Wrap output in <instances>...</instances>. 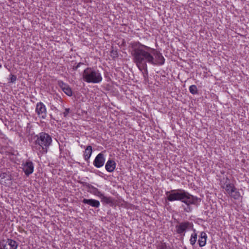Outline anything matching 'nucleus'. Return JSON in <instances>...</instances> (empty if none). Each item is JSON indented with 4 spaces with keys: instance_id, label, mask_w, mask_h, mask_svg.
<instances>
[{
    "instance_id": "nucleus-13",
    "label": "nucleus",
    "mask_w": 249,
    "mask_h": 249,
    "mask_svg": "<svg viewBox=\"0 0 249 249\" xmlns=\"http://www.w3.org/2000/svg\"><path fill=\"white\" fill-rule=\"evenodd\" d=\"M207 235L205 232L202 231L198 239V243L200 247H204L206 245Z\"/></svg>"
},
{
    "instance_id": "nucleus-23",
    "label": "nucleus",
    "mask_w": 249,
    "mask_h": 249,
    "mask_svg": "<svg viewBox=\"0 0 249 249\" xmlns=\"http://www.w3.org/2000/svg\"><path fill=\"white\" fill-rule=\"evenodd\" d=\"M17 77L15 75L11 74L10 75V80L11 83H14L16 81Z\"/></svg>"
},
{
    "instance_id": "nucleus-24",
    "label": "nucleus",
    "mask_w": 249,
    "mask_h": 249,
    "mask_svg": "<svg viewBox=\"0 0 249 249\" xmlns=\"http://www.w3.org/2000/svg\"><path fill=\"white\" fill-rule=\"evenodd\" d=\"M59 85L62 90H63V89H64V88H66L68 86V85H67L66 84H65L63 82H59Z\"/></svg>"
},
{
    "instance_id": "nucleus-17",
    "label": "nucleus",
    "mask_w": 249,
    "mask_h": 249,
    "mask_svg": "<svg viewBox=\"0 0 249 249\" xmlns=\"http://www.w3.org/2000/svg\"><path fill=\"white\" fill-rule=\"evenodd\" d=\"M228 194L231 197L233 198L234 199H238L241 196L240 193L235 188L234 189L232 190V191L230 192V193H229Z\"/></svg>"
},
{
    "instance_id": "nucleus-18",
    "label": "nucleus",
    "mask_w": 249,
    "mask_h": 249,
    "mask_svg": "<svg viewBox=\"0 0 249 249\" xmlns=\"http://www.w3.org/2000/svg\"><path fill=\"white\" fill-rule=\"evenodd\" d=\"M222 188L225 189L228 194H229L230 192L232 191V190L234 189L235 187L232 184H230V185L227 186H222Z\"/></svg>"
},
{
    "instance_id": "nucleus-2",
    "label": "nucleus",
    "mask_w": 249,
    "mask_h": 249,
    "mask_svg": "<svg viewBox=\"0 0 249 249\" xmlns=\"http://www.w3.org/2000/svg\"><path fill=\"white\" fill-rule=\"evenodd\" d=\"M166 194L167 195V199L169 201L180 200L186 204L187 207L184 210L187 212L191 211L192 208L190 205L195 204L196 200L195 196L183 190H173L170 192H167Z\"/></svg>"
},
{
    "instance_id": "nucleus-12",
    "label": "nucleus",
    "mask_w": 249,
    "mask_h": 249,
    "mask_svg": "<svg viewBox=\"0 0 249 249\" xmlns=\"http://www.w3.org/2000/svg\"><path fill=\"white\" fill-rule=\"evenodd\" d=\"M83 202L96 208H98L100 205L99 201L95 199L85 198L83 200Z\"/></svg>"
},
{
    "instance_id": "nucleus-1",
    "label": "nucleus",
    "mask_w": 249,
    "mask_h": 249,
    "mask_svg": "<svg viewBox=\"0 0 249 249\" xmlns=\"http://www.w3.org/2000/svg\"><path fill=\"white\" fill-rule=\"evenodd\" d=\"M133 62L142 71L144 70L147 75V63L157 66L162 65L165 59L162 54L158 50L145 46L139 42L131 44Z\"/></svg>"
},
{
    "instance_id": "nucleus-14",
    "label": "nucleus",
    "mask_w": 249,
    "mask_h": 249,
    "mask_svg": "<svg viewBox=\"0 0 249 249\" xmlns=\"http://www.w3.org/2000/svg\"><path fill=\"white\" fill-rule=\"evenodd\" d=\"M87 186L88 187V191L89 192L96 196H97L99 197H100L101 196L102 193L96 188L93 187V186L90 184H88Z\"/></svg>"
},
{
    "instance_id": "nucleus-5",
    "label": "nucleus",
    "mask_w": 249,
    "mask_h": 249,
    "mask_svg": "<svg viewBox=\"0 0 249 249\" xmlns=\"http://www.w3.org/2000/svg\"><path fill=\"white\" fill-rule=\"evenodd\" d=\"M36 112L39 118L45 119L46 117V109L45 105L41 102L38 103L36 106Z\"/></svg>"
},
{
    "instance_id": "nucleus-9",
    "label": "nucleus",
    "mask_w": 249,
    "mask_h": 249,
    "mask_svg": "<svg viewBox=\"0 0 249 249\" xmlns=\"http://www.w3.org/2000/svg\"><path fill=\"white\" fill-rule=\"evenodd\" d=\"M2 246L3 249H17L18 244L15 241L8 239L5 244L2 243Z\"/></svg>"
},
{
    "instance_id": "nucleus-27",
    "label": "nucleus",
    "mask_w": 249,
    "mask_h": 249,
    "mask_svg": "<svg viewBox=\"0 0 249 249\" xmlns=\"http://www.w3.org/2000/svg\"><path fill=\"white\" fill-rule=\"evenodd\" d=\"M111 53H112V55L113 56V57H115L117 56V52L112 51H111Z\"/></svg>"
},
{
    "instance_id": "nucleus-7",
    "label": "nucleus",
    "mask_w": 249,
    "mask_h": 249,
    "mask_svg": "<svg viewBox=\"0 0 249 249\" xmlns=\"http://www.w3.org/2000/svg\"><path fill=\"white\" fill-rule=\"evenodd\" d=\"M34 165L31 161L28 160L23 164V170L27 176H29L34 171Z\"/></svg>"
},
{
    "instance_id": "nucleus-8",
    "label": "nucleus",
    "mask_w": 249,
    "mask_h": 249,
    "mask_svg": "<svg viewBox=\"0 0 249 249\" xmlns=\"http://www.w3.org/2000/svg\"><path fill=\"white\" fill-rule=\"evenodd\" d=\"M11 179V176L9 174L2 173L0 174V183L1 184L7 186L10 183Z\"/></svg>"
},
{
    "instance_id": "nucleus-4",
    "label": "nucleus",
    "mask_w": 249,
    "mask_h": 249,
    "mask_svg": "<svg viewBox=\"0 0 249 249\" xmlns=\"http://www.w3.org/2000/svg\"><path fill=\"white\" fill-rule=\"evenodd\" d=\"M83 79L87 83H99L102 80V77L98 71L91 68L86 69L82 74Z\"/></svg>"
},
{
    "instance_id": "nucleus-3",
    "label": "nucleus",
    "mask_w": 249,
    "mask_h": 249,
    "mask_svg": "<svg viewBox=\"0 0 249 249\" xmlns=\"http://www.w3.org/2000/svg\"><path fill=\"white\" fill-rule=\"evenodd\" d=\"M35 141V147L39 150L42 154L47 153L48 148L52 142L51 137L46 133L42 132L39 133Z\"/></svg>"
},
{
    "instance_id": "nucleus-26",
    "label": "nucleus",
    "mask_w": 249,
    "mask_h": 249,
    "mask_svg": "<svg viewBox=\"0 0 249 249\" xmlns=\"http://www.w3.org/2000/svg\"><path fill=\"white\" fill-rule=\"evenodd\" d=\"M83 64V63H79L75 67H74L73 69L74 71H76L77 70V69L80 67L81 65Z\"/></svg>"
},
{
    "instance_id": "nucleus-28",
    "label": "nucleus",
    "mask_w": 249,
    "mask_h": 249,
    "mask_svg": "<svg viewBox=\"0 0 249 249\" xmlns=\"http://www.w3.org/2000/svg\"><path fill=\"white\" fill-rule=\"evenodd\" d=\"M0 249H3V247L2 248V247H0Z\"/></svg>"
},
{
    "instance_id": "nucleus-19",
    "label": "nucleus",
    "mask_w": 249,
    "mask_h": 249,
    "mask_svg": "<svg viewBox=\"0 0 249 249\" xmlns=\"http://www.w3.org/2000/svg\"><path fill=\"white\" fill-rule=\"evenodd\" d=\"M197 239V234L195 232H194L192 234L191 238L190 239V243L192 245H194Z\"/></svg>"
},
{
    "instance_id": "nucleus-6",
    "label": "nucleus",
    "mask_w": 249,
    "mask_h": 249,
    "mask_svg": "<svg viewBox=\"0 0 249 249\" xmlns=\"http://www.w3.org/2000/svg\"><path fill=\"white\" fill-rule=\"evenodd\" d=\"M105 162V158L104 157V155L100 153L97 155L95 157L94 160L93 161V165L96 168H100L102 167Z\"/></svg>"
},
{
    "instance_id": "nucleus-10",
    "label": "nucleus",
    "mask_w": 249,
    "mask_h": 249,
    "mask_svg": "<svg viewBox=\"0 0 249 249\" xmlns=\"http://www.w3.org/2000/svg\"><path fill=\"white\" fill-rule=\"evenodd\" d=\"M190 225L189 222H185L180 223L178 225H177L176 226L177 232L180 234H182L186 231Z\"/></svg>"
},
{
    "instance_id": "nucleus-25",
    "label": "nucleus",
    "mask_w": 249,
    "mask_h": 249,
    "mask_svg": "<svg viewBox=\"0 0 249 249\" xmlns=\"http://www.w3.org/2000/svg\"><path fill=\"white\" fill-rule=\"evenodd\" d=\"M70 109L69 108H65V111L63 112V115L65 117H66L68 116V114L70 112Z\"/></svg>"
},
{
    "instance_id": "nucleus-29",
    "label": "nucleus",
    "mask_w": 249,
    "mask_h": 249,
    "mask_svg": "<svg viewBox=\"0 0 249 249\" xmlns=\"http://www.w3.org/2000/svg\"><path fill=\"white\" fill-rule=\"evenodd\" d=\"M1 67V65L0 64V68Z\"/></svg>"
},
{
    "instance_id": "nucleus-11",
    "label": "nucleus",
    "mask_w": 249,
    "mask_h": 249,
    "mask_svg": "<svg viewBox=\"0 0 249 249\" xmlns=\"http://www.w3.org/2000/svg\"><path fill=\"white\" fill-rule=\"evenodd\" d=\"M116 167L115 162L112 160H108L105 165L106 170L108 172H112L114 171Z\"/></svg>"
},
{
    "instance_id": "nucleus-16",
    "label": "nucleus",
    "mask_w": 249,
    "mask_h": 249,
    "mask_svg": "<svg viewBox=\"0 0 249 249\" xmlns=\"http://www.w3.org/2000/svg\"><path fill=\"white\" fill-rule=\"evenodd\" d=\"M101 198V201L103 203L107 204H112L114 202V200L110 197H107L105 196L103 194H102L101 196H100Z\"/></svg>"
},
{
    "instance_id": "nucleus-15",
    "label": "nucleus",
    "mask_w": 249,
    "mask_h": 249,
    "mask_svg": "<svg viewBox=\"0 0 249 249\" xmlns=\"http://www.w3.org/2000/svg\"><path fill=\"white\" fill-rule=\"evenodd\" d=\"M92 150L91 146H88L86 148L84 154V158L85 160H87L89 159L92 154Z\"/></svg>"
},
{
    "instance_id": "nucleus-21",
    "label": "nucleus",
    "mask_w": 249,
    "mask_h": 249,
    "mask_svg": "<svg viewBox=\"0 0 249 249\" xmlns=\"http://www.w3.org/2000/svg\"><path fill=\"white\" fill-rule=\"evenodd\" d=\"M63 91L68 96H71L72 95V92L69 86H68L67 88H64Z\"/></svg>"
},
{
    "instance_id": "nucleus-20",
    "label": "nucleus",
    "mask_w": 249,
    "mask_h": 249,
    "mask_svg": "<svg viewBox=\"0 0 249 249\" xmlns=\"http://www.w3.org/2000/svg\"><path fill=\"white\" fill-rule=\"evenodd\" d=\"M189 91L193 94H196L197 93V89L196 85H191L189 87Z\"/></svg>"
},
{
    "instance_id": "nucleus-22",
    "label": "nucleus",
    "mask_w": 249,
    "mask_h": 249,
    "mask_svg": "<svg viewBox=\"0 0 249 249\" xmlns=\"http://www.w3.org/2000/svg\"><path fill=\"white\" fill-rule=\"evenodd\" d=\"M222 186H227L230 185L231 183H230V180L227 178H223L222 181Z\"/></svg>"
}]
</instances>
